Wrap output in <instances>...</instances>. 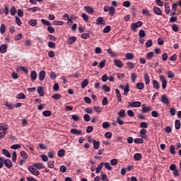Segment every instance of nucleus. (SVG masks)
<instances>
[{"label": "nucleus", "mask_w": 181, "mask_h": 181, "mask_svg": "<svg viewBox=\"0 0 181 181\" xmlns=\"http://www.w3.org/2000/svg\"><path fill=\"white\" fill-rule=\"evenodd\" d=\"M0 161L4 163L7 169H11L13 167V165L12 164V161H11V160L9 159L5 160L4 157H0Z\"/></svg>", "instance_id": "nucleus-1"}, {"label": "nucleus", "mask_w": 181, "mask_h": 181, "mask_svg": "<svg viewBox=\"0 0 181 181\" xmlns=\"http://www.w3.org/2000/svg\"><path fill=\"white\" fill-rule=\"evenodd\" d=\"M28 170L35 176H39V175H40V172H39V170H37V169L33 165H29Z\"/></svg>", "instance_id": "nucleus-2"}, {"label": "nucleus", "mask_w": 181, "mask_h": 181, "mask_svg": "<svg viewBox=\"0 0 181 181\" xmlns=\"http://www.w3.org/2000/svg\"><path fill=\"white\" fill-rule=\"evenodd\" d=\"M142 25H144V23H142V21H137L134 23H132V30H133V32H136V29H138V28H141Z\"/></svg>", "instance_id": "nucleus-3"}, {"label": "nucleus", "mask_w": 181, "mask_h": 181, "mask_svg": "<svg viewBox=\"0 0 181 181\" xmlns=\"http://www.w3.org/2000/svg\"><path fill=\"white\" fill-rule=\"evenodd\" d=\"M141 103L139 101H136V102H129V108L133 107V108H139L141 107Z\"/></svg>", "instance_id": "nucleus-4"}, {"label": "nucleus", "mask_w": 181, "mask_h": 181, "mask_svg": "<svg viewBox=\"0 0 181 181\" xmlns=\"http://www.w3.org/2000/svg\"><path fill=\"white\" fill-rule=\"evenodd\" d=\"M160 80L162 81V88L163 90H165L166 88V86H168V81L163 75L160 76Z\"/></svg>", "instance_id": "nucleus-5"}, {"label": "nucleus", "mask_w": 181, "mask_h": 181, "mask_svg": "<svg viewBox=\"0 0 181 181\" xmlns=\"http://www.w3.org/2000/svg\"><path fill=\"white\" fill-rule=\"evenodd\" d=\"M160 101L163 104H165L167 107L169 106V104H170V102L169 101V98H168V96H166V95H163L161 96Z\"/></svg>", "instance_id": "nucleus-6"}, {"label": "nucleus", "mask_w": 181, "mask_h": 181, "mask_svg": "<svg viewBox=\"0 0 181 181\" xmlns=\"http://www.w3.org/2000/svg\"><path fill=\"white\" fill-rule=\"evenodd\" d=\"M141 111L143 112V114H146V112H149V111H152V107L151 106H146V105L143 104L141 105Z\"/></svg>", "instance_id": "nucleus-7"}, {"label": "nucleus", "mask_w": 181, "mask_h": 181, "mask_svg": "<svg viewBox=\"0 0 181 181\" xmlns=\"http://www.w3.org/2000/svg\"><path fill=\"white\" fill-rule=\"evenodd\" d=\"M9 129V125L5 123H0V131L5 132Z\"/></svg>", "instance_id": "nucleus-8"}, {"label": "nucleus", "mask_w": 181, "mask_h": 181, "mask_svg": "<svg viewBox=\"0 0 181 181\" xmlns=\"http://www.w3.org/2000/svg\"><path fill=\"white\" fill-rule=\"evenodd\" d=\"M146 132H148V131H146V129H141L140 130V136L142 139H146V138H148V136H146Z\"/></svg>", "instance_id": "nucleus-9"}, {"label": "nucleus", "mask_w": 181, "mask_h": 181, "mask_svg": "<svg viewBox=\"0 0 181 181\" xmlns=\"http://www.w3.org/2000/svg\"><path fill=\"white\" fill-rule=\"evenodd\" d=\"M114 63L117 67H119V69H122V66H124L122 61L119 59H115Z\"/></svg>", "instance_id": "nucleus-10"}, {"label": "nucleus", "mask_w": 181, "mask_h": 181, "mask_svg": "<svg viewBox=\"0 0 181 181\" xmlns=\"http://www.w3.org/2000/svg\"><path fill=\"white\" fill-rule=\"evenodd\" d=\"M77 40V37H70L66 41L67 45H73Z\"/></svg>", "instance_id": "nucleus-11"}, {"label": "nucleus", "mask_w": 181, "mask_h": 181, "mask_svg": "<svg viewBox=\"0 0 181 181\" xmlns=\"http://www.w3.org/2000/svg\"><path fill=\"white\" fill-rule=\"evenodd\" d=\"M153 11L154 12V13H156V15H162V10L159 7L154 6L153 8Z\"/></svg>", "instance_id": "nucleus-12"}, {"label": "nucleus", "mask_w": 181, "mask_h": 181, "mask_svg": "<svg viewBox=\"0 0 181 181\" xmlns=\"http://www.w3.org/2000/svg\"><path fill=\"white\" fill-rule=\"evenodd\" d=\"M116 97L117 98V100L119 103H122V98L121 96V92H119V89H115Z\"/></svg>", "instance_id": "nucleus-13"}, {"label": "nucleus", "mask_w": 181, "mask_h": 181, "mask_svg": "<svg viewBox=\"0 0 181 181\" xmlns=\"http://www.w3.org/2000/svg\"><path fill=\"white\" fill-rule=\"evenodd\" d=\"M96 25H105V21H104V18L98 17L96 20Z\"/></svg>", "instance_id": "nucleus-14"}, {"label": "nucleus", "mask_w": 181, "mask_h": 181, "mask_svg": "<svg viewBox=\"0 0 181 181\" xmlns=\"http://www.w3.org/2000/svg\"><path fill=\"white\" fill-rule=\"evenodd\" d=\"M45 77H46V71H41L39 73V80L40 81H43V80H45Z\"/></svg>", "instance_id": "nucleus-15"}, {"label": "nucleus", "mask_w": 181, "mask_h": 181, "mask_svg": "<svg viewBox=\"0 0 181 181\" xmlns=\"http://www.w3.org/2000/svg\"><path fill=\"white\" fill-rule=\"evenodd\" d=\"M8 50V45H2L0 46V53H6Z\"/></svg>", "instance_id": "nucleus-16"}, {"label": "nucleus", "mask_w": 181, "mask_h": 181, "mask_svg": "<svg viewBox=\"0 0 181 181\" xmlns=\"http://www.w3.org/2000/svg\"><path fill=\"white\" fill-rule=\"evenodd\" d=\"M134 160H135L136 162H138V160H140L141 159H142V154L139 153H136L134 155L133 157Z\"/></svg>", "instance_id": "nucleus-17"}, {"label": "nucleus", "mask_w": 181, "mask_h": 181, "mask_svg": "<svg viewBox=\"0 0 181 181\" xmlns=\"http://www.w3.org/2000/svg\"><path fill=\"white\" fill-rule=\"evenodd\" d=\"M71 133L74 134V135H81L83 134V132H81V130H78L77 129H71Z\"/></svg>", "instance_id": "nucleus-18"}, {"label": "nucleus", "mask_w": 181, "mask_h": 181, "mask_svg": "<svg viewBox=\"0 0 181 181\" xmlns=\"http://www.w3.org/2000/svg\"><path fill=\"white\" fill-rule=\"evenodd\" d=\"M4 105L8 108V110H13L15 105L13 103H8V101L4 102Z\"/></svg>", "instance_id": "nucleus-19"}, {"label": "nucleus", "mask_w": 181, "mask_h": 181, "mask_svg": "<svg viewBox=\"0 0 181 181\" xmlns=\"http://www.w3.org/2000/svg\"><path fill=\"white\" fill-rule=\"evenodd\" d=\"M33 166L36 169H45V168H46L45 165H43V163H34Z\"/></svg>", "instance_id": "nucleus-20"}, {"label": "nucleus", "mask_w": 181, "mask_h": 181, "mask_svg": "<svg viewBox=\"0 0 181 181\" xmlns=\"http://www.w3.org/2000/svg\"><path fill=\"white\" fill-rule=\"evenodd\" d=\"M127 69L129 70H134L135 69V64L133 62H129L126 63Z\"/></svg>", "instance_id": "nucleus-21"}, {"label": "nucleus", "mask_w": 181, "mask_h": 181, "mask_svg": "<svg viewBox=\"0 0 181 181\" xmlns=\"http://www.w3.org/2000/svg\"><path fill=\"white\" fill-rule=\"evenodd\" d=\"M153 88H156V90H159L160 88V85L159 84V82L156 80L153 81Z\"/></svg>", "instance_id": "nucleus-22"}, {"label": "nucleus", "mask_w": 181, "mask_h": 181, "mask_svg": "<svg viewBox=\"0 0 181 181\" xmlns=\"http://www.w3.org/2000/svg\"><path fill=\"white\" fill-rule=\"evenodd\" d=\"M144 81L146 86H148L151 83V79H149V75L148 74V73L144 74Z\"/></svg>", "instance_id": "nucleus-23"}, {"label": "nucleus", "mask_w": 181, "mask_h": 181, "mask_svg": "<svg viewBox=\"0 0 181 181\" xmlns=\"http://www.w3.org/2000/svg\"><path fill=\"white\" fill-rule=\"evenodd\" d=\"M37 91L40 97H43V95H45V92L43 91V88L42 86H39L37 89Z\"/></svg>", "instance_id": "nucleus-24"}, {"label": "nucleus", "mask_w": 181, "mask_h": 181, "mask_svg": "<svg viewBox=\"0 0 181 181\" xmlns=\"http://www.w3.org/2000/svg\"><path fill=\"white\" fill-rule=\"evenodd\" d=\"M84 9L88 13H90V14L94 12V8L91 6H85Z\"/></svg>", "instance_id": "nucleus-25"}, {"label": "nucleus", "mask_w": 181, "mask_h": 181, "mask_svg": "<svg viewBox=\"0 0 181 181\" xmlns=\"http://www.w3.org/2000/svg\"><path fill=\"white\" fill-rule=\"evenodd\" d=\"M136 88H137V90H144V88H145V84H144V83H137L136 84Z\"/></svg>", "instance_id": "nucleus-26"}, {"label": "nucleus", "mask_w": 181, "mask_h": 181, "mask_svg": "<svg viewBox=\"0 0 181 181\" xmlns=\"http://www.w3.org/2000/svg\"><path fill=\"white\" fill-rule=\"evenodd\" d=\"M30 77H31V80L33 81H35L36 80V78H37V73L36 72V71H31Z\"/></svg>", "instance_id": "nucleus-27"}, {"label": "nucleus", "mask_w": 181, "mask_h": 181, "mask_svg": "<svg viewBox=\"0 0 181 181\" xmlns=\"http://www.w3.org/2000/svg\"><path fill=\"white\" fill-rule=\"evenodd\" d=\"M16 12H18V11L16 10V7H15V6H13L10 9L11 15L12 16H15V15H16Z\"/></svg>", "instance_id": "nucleus-28"}, {"label": "nucleus", "mask_w": 181, "mask_h": 181, "mask_svg": "<svg viewBox=\"0 0 181 181\" xmlns=\"http://www.w3.org/2000/svg\"><path fill=\"white\" fill-rule=\"evenodd\" d=\"M28 12H37V11H40V8L37 6L35 7H32V8H28L27 10Z\"/></svg>", "instance_id": "nucleus-29"}, {"label": "nucleus", "mask_w": 181, "mask_h": 181, "mask_svg": "<svg viewBox=\"0 0 181 181\" xmlns=\"http://www.w3.org/2000/svg\"><path fill=\"white\" fill-rule=\"evenodd\" d=\"M165 11L167 15H169L170 13V6H169V3L165 4Z\"/></svg>", "instance_id": "nucleus-30"}, {"label": "nucleus", "mask_w": 181, "mask_h": 181, "mask_svg": "<svg viewBox=\"0 0 181 181\" xmlns=\"http://www.w3.org/2000/svg\"><path fill=\"white\" fill-rule=\"evenodd\" d=\"M16 98L18 100H25V98H26V95H24L23 93H21L16 95Z\"/></svg>", "instance_id": "nucleus-31"}, {"label": "nucleus", "mask_w": 181, "mask_h": 181, "mask_svg": "<svg viewBox=\"0 0 181 181\" xmlns=\"http://www.w3.org/2000/svg\"><path fill=\"white\" fill-rule=\"evenodd\" d=\"M6 32V26H5L4 24H1L0 26V33H1V35H4V33H5Z\"/></svg>", "instance_id": "nucleus-32"}, {"label": "nucleus", "mask_w": 181, "mask_h": 181, "mask_svg": "<svg viewBox=\"0 0 181 181\" xmlns=\"http://www.w3.org/2000/svg\"><path fill=\"white\" fill-rule=\"evenodd\" d=\"M180 127H181L180 120H179V119L175 120V129H180Z\"/></svg>", "instance_id": "nucleus-33"}, {"label": "nucleus", "mask_w": 181, "mask_h": 181, "mask_svg": "<svg viewBox=\"0 0 181 181\" xmlns=\"http://www.w3.org/2000/svg\"><path fill=\"white\" fill-rule=\"evenodd\" d=\"M2 153L4 155V156H6V158H11V153L6 150V149H3L2 150Z\"/></svg>", "instance_id": "nucleus-34"}, {"label": "nucleus", "mask_w": 181, "mask_h": 181, "mask_svg": "<svg viewBox=\"0 0 181 181\" xmlns=\"http://www.w3.org/2000/svg\"><path fill=\"white\" fill-rule=\"evenodd\" d=\"M137 77L138 76L136 73L131 74V80H132V83H135L136 81Z\"/></svg>", "instance_id": "nucleus-35"}, {"label": "nucleus", "mask_w": 181, "mask_h": 181, "mask_svg": "<svg viewBox=\"0 0 181 181\" xmlns=\"http://www.w3.org/2000/svg\"><path fill=\"white\" fill-rule=\"evenodd\" d=\"M129 93V85H126L124 88V95H128Z\"/></svg>", "instance_id": "nucleus-36"}, {"label": "nucleus", "mask_w": 181, "mask_h": 181, "mask_svg": "<svg viewBox=\"0 0 181 181\" xmlns=\"http://www.w3.org/2000/svg\"><path fill=\"white\" fill-rule=\"evenodd\" d=\"M88 86V79H85L81 83V88H86Z\"/></svg>", "instance_id": "nucleus-37"}, {"label": "nucleus", "mask_w": 181, "mask_h": 181, "mask_svg": "<svg viewBox=\"0 0 181 181\" xmlns=\"http://www.w3.org/2000/svg\"><path fill=\"white\" fill-rule=\"evenodd\" d=\"M134 57H135V56L132 53L126 54V59H127L128 60H132L134 59Z\"/></svg>", "instance_id": "nucleus-38"}, {"label": "nucleus", "mask_w": 181, "mask_h": 181, "mask_svg": "<svg viewBox=\"0 0 181 181\" xmlns=\"http://www.w3.org/2000/svg\"><path fill=\"white\" fill-rule=\"evenodd\" d=\"M107 52L108 54H110L112 57H115L117 56V54L115 52H112V49L111 48L107 49Z\"/></svg>", "instance_id": "nucleus-39"}, {"label": "nucleus", "mask_w": 181, "mask_h": 181, "mask_svg": "<svg viewBox=\"0 0 181 181\" xmlns=\"http://www.w3.org/2000/svg\"><path fill=\"white\" fill-rule=\"evenodd\" d=\"M94 149H98L100 148V141L94 140L93 141Z\"/></svg>", "instance_id": "nucleus-40"}, {"label": "nucleus", "mask_w": 181, "mask_h": 181, "mask_svg": "<svg viewBox=\"0 0 181 181\" xmlns=\"http://www.w3.org/2000/svg\"><path fill=\"white\" fill-rule=\"evenodd\" d=\"M103 166H104V163H101L97 168H96V173H100L101 170L103 169Z\"/></svg>", "instance_id": "nucleus-41"}, {"label": "nucleus", "mask_w": 181, "mask_h": 181, "mask_svg": "<svg viewBox=\"0 0 181 181\" xmlns=\"http://www.w3.org/2000/svg\"><path fill=\"white\" fill-rule=\"evenodd\" d=\"M20 155H21V158H23V159H25V160H26V159H28V153H26L25 152V151H21Z\"/></svg>", "instance_id": "nucleus-42"}, {"label": "nucleus", "mask_w": 181, "mask_h": 181, "mask_svg": "<svg viewBox=\"0 0 181 181\" xmlns=\"http://www.w3.org/2000/svg\"><path fill=\"white\" fill-rule=\"evenodd\" d=\"M41 22L43 25H46L47 26H52V23L47 20L41 19Z\"/></svg>", "instance_id": "nucleus-43"}, {"label": "nucleus", "mask_w": 181, "mask_h": 181, "mask_svg": "<svg viewBox=\"0 0 181 181\" xmlns=\"http://www.w3.org/2000/svg\"><path fill=\"white\" fill-rule=\"evenodd\" d=\"M63 18L68 21V23H73V20L69 19V14H67V13L64 14V16H63Z\"/></svg>", "instance_id": "nucleus-44"}, {"label": "nucleus", "mask_w": 181, "mask_h": 181, "mask_svg": "<svg viewBox=\"0 0 181 181\" xmlns=\"http://www.w3.org/2000/svg\"><path fill=\"white\" fill-rule=\"evenodd\" d=\"M71 119L74 120V121H81V118L78 117V115H72L71 116Z\"/></svg>", "instance_id": "nucleus-45"}, {"label": "nucleus", "mask_w": 181, "mask_h": 181, "mask_svg": "<svg viewBox=\"0 0 181 181\" xmlns=\"http://www.w3.org/2000/svg\"><path fill=\"white\" fill-rule=\"evenodd\" d=\"M170 153H171V155L176 154V151L175 150V146L173 145L170 146Z\"/></svg>", "instance_id": "nucleus-46"}, {"label": "nucleus", "mask_w": 181, "mask_h": 181, "mask_svg": "<svg viewBox=\"0 0 181 181\" xmlns=\"http://www.w3.org/2000/svg\"><path fill=\"white\" fill-rule=\"evenodd\" d=\"M65 154H66V151L63 149H61L58 151V156L59 158H63V156H64Z\"/></svg>", "instance_id": "nucleus-47"}, {"label": "nucleus", "mask_w": 181, "mask_h": 181, "mask_svg": "<svg viewBox=\"0 0 181 181\" xmlns=\"http://www.w3.org/2000/svg\"><path fill=\"white\" fill-rule=\"evenodd\" d=\"M83 119L86 122H89L91 119V117H90L88 114H86L83 115Z\"/></svg>", "instance_id": "nucleus-48"}, {"label": "nucleus", "mask_w": 181, "mask_h": 181, "mask_svg": "<svg viewBox=\"0 0 181 181\" xmlns=\"http://www.w3.org/2000/svg\"><path fill=\"white\" fill-rule=\"evenodd\" d=\"M59 171H60L62 173H66V172H67V167H66V165H62V166L59 168Z\"/></svg>", "instance_id": "nucleus-49"}, {"label": "nucleus", "mask_w": 181, "mask_h": 181, "mask_svg": "<svg viewBox=\"0 0 181 181\" xmlns=\"http://www.w3.org/2000/svg\"><path fill=\"white\" fill-rule=\"evenodd\" d=\"M64 23L63 21H56L53 22V25L54 26H62L63 25Z\"/></svg>", "instance_id": "nucleus-50"}, {"label": "nucleus", "mask_w": 181, "mask_h": 181, "mask_svg": "<svg viewBox=\"0 0 181 181\" xmlns=\"http://www.w3.org/2000/svg\"><path fill=\"white\" fill-rule=\"evenodd\" d=\"M109 13L111 16H114V13H115V8L113 6L110 7Z\"/></svg>", "instance_id": "nucleus-51"}, {"label": "nucleus", "mask_w": 181, "mask_h": 181, "mask_svg": "<svg viewBox=\"0 0 181 181\" xmlns=\"http://www.w3.org/2000/svg\"><path fill=\"white\" fill-rule=\"evenodd\" d=\"M103 33H110L111 32V26L107 25L103 29Z\"/></svg>", "instance_id": "nucleus-52"}, {"label": "nucleus", "mask_w": 181, "mask_h": 181, "mask_svg": "<svg viewBox=\"0 0 181 181\" xmlns=\"http://www.w3.org/2000/svg\"><path fill=\"white\" fill-rule=\"evenodd\" d=\"M139 127H140V128H143V129H145L148 128V123H146L145 122H142L140 123Z\"/></svg>", "instance_id": "nucleus-53"}, {"label": "nucleus", "mask_w": 181, "mask_h": 181, "mask_svg": "<svg viewBox=\"0 0 181 181\" xmlns=\"http://www.w3.org/2000/svg\"><path fill=\"white\" fill-rule=\"evenodd\" d=\"M134 144H144V139H141V138H136L134 140Z\"/></svg>", "instance_id": "nucleus-54"}, {"label": "nucleus", "mask_w": 181, "mask_h": 181, "mask_svg": "<svg viewBox=\"0 0 181 181\" xmlns=\"http://www.w3.org/2000/svg\"><path fill=\"white\" fill-rule=\"evenodd\" d=\"M47 166L49 169H53L54 168V161H48Z\"/></svg>", "instance_id": "nucleus-55"}, {"label": "nucleus", "mask_w": 181, "mask_h": 181, "mask_svg": "<svg viewBox=\"0 0 181 181\" xmlns=\"http://www.w3.org/2000/svg\"><path fill=\"white\" fill-rule=\"evenodd\" d=\"M29 25L30 26H36L37 25V21L33 19L29 21Z\"/></svg>", "instance_id": "nucleus-56"}, {"label": "nucleus", "mask_w": 181, "mask_h": 181, "mask_svg": "<svg viewBox=\"0 0 181 181\" xmlns=\"http://www.w3.org/2000/svg\"><path fill=\"white\" fill-rule=\"evenodd\" d=\"M44 117H50L52 115V112L50 110H45L42 112Z\"/></svg>", "instance_id": "nucleus-57"}, {"label": "nucleus", "mask_w": 181, "mask_h": 181, "mask_svg": "<svg viewBox=\"0 0 181 181\" xmlns=\"http://www.w3.org/2000/svg\"><path fill=\"white\" fill-rule=\"evenodd\" d=\"M101 176L103 181H110V180H108V177L105 174H104V172L101 173Z\"/></svg>", "instance_id": "nucleus-58"}, {"label": "nucleus", "mask_w": 181, "mask_h": 181, "mask_svg": "<svg viewBox=\"0 0 181 181\" xmlns=\"http://www.w3.org/2000/svg\"><path fill=\"white\" fill-rule=\"evenodd\" d=\"M153 57V52H150L147 53V54H146V59H147L148 60L152 59Z\"/></svg>", "instance_id": "nucleus-59"}, {"label": "nucleus", "mask_w": 181, "mask_h": 181, "mask_svg": "<svg viewBox=\"0 0 181 181\" xmlns=\"http://www.w3.org/2000/svg\"><path fill=\"white\" fill-rule=\"evenodd\" d=\"M52 98L54 100H60V98H62V95L59 93H55L52 95Z\"/></svg>", "instance_id": "nucleus-60"}, {"label": "nucleus", "mask_w": 181, "mask_h": 181, "mask_svg": "<svg viewBox=\"0 0 181 181\" xmlns=\"http://www.w3.org/2000/svg\"><path fill=\"white\" fill-rule=\"evenodd\" d=\"M172 30L174 32H178L179 31V26L177 24H173L172 25Z\"/></svg>", "instance_id": "nucleus-61"}, {"label": "nucleus", "mask_w": 181, "mask_h": 181, "mask_svg": "<svg viewBox=\"0 0 181 181\" xmlns=\"http://www.w3.org/2000/svg\"><path fill=\"white\" fill-rule=\"evenodd\" d=\"M119 117H121L122 118H124L125 117V110L122 109L119 110Z\"/></svg>", "instance_id": "nucleus-62"}, {"label": "nucleus", "mask_w": 181, "mask_h": 181, "mask_svg": "<svg viewBox=\"0 0 181 181\" xmlns=\"http://www.w3.org/2000/svg\"><path fill=\"white\" fill-rule=\"evenodd\" d=\"M22 37H23V35H22L21 33L18 34L17 35H16L14 37V40H16V41L21 40V39H22Z\"/></svg>", "instance_id": "nucleus-63"}, {"label": "nucleus", "mask_w": 181, "mask_h": 181, "mask_svg": "<svg viewBox=\"0 0 181 181\" xmlns=\"http://www.w3.org/2000/svg\"><path fill=\"white\" fill-rule=\"evenodd\" d=\"M153 45V42H152V40H148L146 42V47H151V46Z\"/></svg>", "instance_id": "nucleus-64"}]
</instances>
